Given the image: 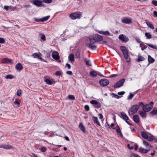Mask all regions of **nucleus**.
<instances>
[{"label":"nucleus","instance_id":"1","mask_svg":"<svg viewBox=\"0 0 157 157\" xmlns=\"http://www.w3.org/2000/svg\"><path fill=\"white\" fill-rule=\"evenodd\" d=\"M143 105V103L141 102L139 103L138 105H132L128 110L129 114L130 115H132L136 113L140 107Z\"/></svg>","mask_w":157,"mask_h":157},{"label":"nucleus","instance_id":"2","mask_svg":"<svg viewBox=\"0 0 157 157\" xmlns=\"http://www.w3.org/2000/svg\"><path fill=\"white\" fill-rule=\"evenodd\" d=\"M82 16V14L80 13L75 12L72 13L70 15V17L72 19H76L77 18H80Z\"/></svg>","mask_w":157,"mask_h":157},{"label":"nucleus","instance_id":"3","mask_svg":"<svg viewBox=\"0 0 157 157\" xmlns=\"http://www.w3.org/2000/svg\"><path fill=\"white\" fill-rule=\"evenodd\" d=\"M125 81V79L123 78L118 81L114 85V87L115 88H119L122 86Z\"/></svg>","mask_w":157,"mask_h":157},{"label":"nucleus","instance_id":"4","mask_svg":"<svg viewBox=\"0 0 157 157\" xmlns=\"http://www.w3.org/2000/svg\"><path fill=\"white\" fill-rule=\"evenodd\" d=\"M109 81L106 79H103L99 81L100 84L103 86H107L109 83Z\"/></svg>","mask_w":157,"mask_h":157},{"label":"nucleus","instance_id":"5","mask_svg":"<svg viewBox=\"0 0 157 157\" xmlns=\"http://www.w3.org/2000/svg\"><path fill=\"white\" fill-rule=\"evenodd\" d=\"M93 37L96 42L100 41L103 39V37L101 36L98 34L95 35Z\"/></svg>","mask_w":157,"mask_h":157},{"label":"nucleus","instance_id":"6","mask_svg":"<svg viewBox=\"0 0 157 157\" xmlns=\"http://www.w3.org/2000/svg\"><path fill=\"white\" fill-rule=\"evenodd\" d=\"M90 75L93 77H96L97 75L99 76L104 77V76L101 75L100 73L96 71H92L90 72Z\"/></svg>","mask_w":157,"mask_h":157},{"label":"nucleus","instance_id":"7","mask_svg":"<svg viewBox=\"0 0 157 157\" xmlns=\"http://www.w3.org/2000/svg\"><path fill=\"white\" fill-rule=\"evenodd\" d=\"M121 114L122 118L129 125H131V124L127 121L129 119V118L125 113L124 112H122L121 113Z\"/></svg>","mask_w":157,"mask_h":157},{"label":"nucleus","instance_id":"8","mask_svg":"<svg viewBox=\"0 0 157 157\" xmlns=\"http://www.w3.org/2000/svg\"><path fill=\"white\" fill-rule=\"evenodd\" d=\"M30 2L35 6H40L41 5L42 2L39 0H31Z\"/></svg>","mask_w":157,"mask_h":157},{"label":"nucleus","instance_id":"9","mask_svg":"<svg viewBox=\"0 0 157 157\" xmlns=\"http://www.w3.org/2000/svg\"><path fill=\"white\" fill-rule=\"evenodd\" d=\"M52 58L56 60H58L59 58L58 53L56 51L52 52Z\"/></svg>","mask_w":157,"mask_h":157},{"label":"nucleus","instance_id":"10","mask_svg":"<svg viewBox=\"0 0 157 157\" xmlns=\"http://www.w3.org/2000/svg\"><path fill=\"white\" fill-rule=\"evenodd\" d=\"M143 110L145 112L149 111L151 109V107L149 104L146 105L143 107Z\"/></svg>","mask_w":157,"mask_h":157},{"label":"nucleus","instance_id":"11","mask_svg":"<svg viewBox=\"0 0 157 157\" xmlns=\"http://www.w3.org/2000/svg\"><path fill=\"white\" fill-rule=\"evenodd\" d=\"M122 22L124 23L129 24L131 23L132 20L129 18L125 17L122 19Z\"/></svg>","mask_w":157,"mask_h":157},{"label":"nucleus","instance_id":"12","mask_svg":"<svg viewBox=\"0 0 157 157\" xmlns=\"http://www.w3.org/2000/svg\"><path fill=\"white\" fill-rule=\"evenodd\" d=\"M119 38L120 40L124 41H127L128 40V39L126 36L123 34L120 35L119 36Z\"/></svg>","mask_w":157,"mask_h":157},{"label":"nucleus","instance_id":"13","mask_svg":"<svg viewBox=\"0 0 157 157\" xmlns=\"http://www.w3.org/2000/svg\"><path fill=\"white\" fill-rule=\"evenodd\" d=\"M13 148V147L11 145H8L4 144L0 145V148H3L6 149H10Z\"/></svg>","mask_w":157,"mask_h":157},{"label":"nucleus","instance_id":"14","mask_svg":"<svg viewBox=\"0 0 157 157\" xmlns=\"http://www.w3.org/2000/svg\"><path fill=\"white\" fill-rule=\"evenodd\" d=\"M10 62L12 63H13V60L11 59H8L7 58H5L3 59V63H7Z\"/></svg>","mask_w":157,"mask_h":157},{"label":"nucleus","instance_id":"15","mask_svg":"<svg viewBox=\"0 0 157 157\" xmlns=\"http://www.w3.org/2000/svg\"><path fill=\"white\" fill-rule=\"evenodd\" d=\"M15 68L18 71H20L23 69V67L22 65L19 63L16 65Z\"/></svg>","mask_w":157,"mask_h":157},{"label":"nucleus","instance_id":"16","mask_svg":"<svg viewBox=\"0 0 157 157\" xmlns=\"http://www.w3.org/2000/svg\"><path fill=\"white\" fill-rule=\"evenodd\" d=\"M79 128H80V129L83 132H86L85 128L82 122H80L79 125Z\"/></svg>","mask_w":157,"mask_h":157},{"label":"nucleus","instance_id":"17","mask_svg":"<svg viewBox=\"0 0 157 157\" xmlns=\"http://www.w3.org/2000/svg\"><path fill=\"white\" fill-rule=\"evenodd\" d=\"M149 149H146L144 148L140 147L139 149V151L142 153H146L149 151Z\"/></svg>","mask_w":157,"mask_h":157},{"label":"nucleus","instance_id":"18","mask_svg":"<svg viewBox=\"0 0 157 157\" xmlns=\"http://www.w3.org/2000/svg\"><path fill=\"white\" fill-rule=\"evenodd\" d=\"M133 120L136 123H138L139 122V118L137 115H134L133 117Z\"/></svg>","mask_w":157,"mask_h":157},{"label":"nucleus","instance_id":"19","mask_svg":"<svg viewBox=\"0 0 157 157\" xmlns=\"http://www.w3.org/2000/svg\"><path fill=\"white\" fill-rule=\"evenodd\" d=\"M146 23L147 25L151 29H154V27L153 26V25L152 24L151 22H148V21H146Z\"/></svg>","mask_w":157,"mask_h":157},{"label":"nucleus","instance_id":"20","mask_svg":"<svg viewBox=\"0 0 157 157\" xmlns=\"http://www.w3.org/2000/svg\"><path fill=\"white\" fill-rule=\"evenodd\" d=\"M143 144L146 147L148 148H150L152 147L151 145L148 142L146 141L145 140L143 141Z\"/></svg>","mask_w":157,"mask_h":157},{"label":"nucleus","instance_id":"21","mask_svg":"<svg viewBox=\"0 0 157 157\" xmlns=\"http://www.w3.org/2000/svg\"><path fill=\"white\" fill-rule=\"evenodd\" d=\"M148 62L150 63H152L154 62L155 60V59L151 57L150 55H148Z\"/></svg>","mask_w":157,"mask_h":157},{"label":"nucleus","instance_id":"22","mask_svg":"<svg viewBox=\"0 0 157 157\" xmlns=\"http://www.w3.org/2000/svg\"><path fill=\"white\" fill-rule=\"evenodd\" d=\"M68 59L71 62H74V55L73 54H70L68 56Z\"/></svg>","mask_w":157,"mask_h":157},{"label":"nucleus","instance_id":"23","mask_svg":"<svg viewBox=\"0 0 157 157\" xmlns=\"http://www.w3.org/2000/svg\"><path fill=\"white\" fill-rule=\"evenodd\" d=\"M44 81L48 85H52L53 84V82L51 80L46 78H45Z\"/></svg>","mask_w":157,"mask_h":157},{"label":"nucleus","instance_id":"24","mask_svg":"<svg viewBox=\"0 0 157 157\" xmlns=\"http://www.w3.org/2000/svg\"><path fill=\"white\" fill-rule=\"evenodd\" d=\"M93 120L94 123H96L99 126L101 125L100 123L98 121V118L97 117H93Z\"/></svg>","mask_w":157,"mask_h":157},{"label":"nucleus","instance_id":"25","mask_svg":"<svg viewBox=\"0 0 157 157\" xmlns=\"http://www.w3.org/2000/svg\"><path fill=\"white\" fill-rule=\"evenodd\" d=\"M145 59V58L143 56L138 55V58L137 59V61L140 62L141 61H144Z\"/></svg>","mask_w":157,"mask_h":157},{"label":"nucleus","instance_id":"26","mask_svg":"<svg viewBox=\"0 0 157 157\" xmlns=\"http://www.w3.org/2000/svg\"><path fill=\"white\" fill-rule=\"evenodd\" d=\"M140 114L143 118H145L146 116V113L145 112L143 111H139Z\"/></svg>","mask_w":157,"mask_h":157},{"label":"nucleus","instance_id":"27","mask_svg":"<svg viewBox=\"0 0 157 157\" xmlns=\"http://www.w3.org/2000/svg\"><path fill=\"white\" fill-rule=\"evenodd\" d=\"M83 59L84 61L85 62H86V64L87 65L90 66H91V63L90 60H87V59L85 58H83Z\"/></svg>","mask_w":157,"mask_h":157},{"label":"nucleus","instance_id":"28","mask_svg":"<svg viewBox=\"0 0 157 157\" xmlns=\"http://www.w3.org/2000/svg\"><path fill=\"white\" fill-rule=\"evenodd\" d=\"M141 136L144 138L146 139L147 138L148 135L145 132H141Z\"/></svg>","mask_w":157,"mask_h":157},{"label":"nucleus","instance_id":"29","mask_svg":"<svg viewBox=\"0 0 157 157\" xmlns=\"http://www.w3.org/2000/svg\"><path fill=\"white\" fill-rule=\"evenodd\" d=\"M151 114L153 116L157 114V108H154L151 112Z\"/></svg>","mask_w":157,"mask_h":157},{"label":"nucleus","instance_id":"30","mask_svg":"<svg viewBox=\"0 0 157 157\" xmlns=\"http://www.w3.org/2000/svg\"><path fill=\"white\" fill-rule=\"evenodd\" d=\"M75 56L77 58H79L80 57V53L79 49H78L76 50L75 53Z\"/></svg>","mask_w":157,"mask_h":157},{"label":"nucleus","instance_id":"31","mask_svg":"<svg viewBox=\"0 0 157 157\" xmlns=\"http://www.w3.org/2000/svg\"><path fill=\"white\" fill-rule=\"evenodd\" d=\"M89 41H90V43L88 44H94L95 42L96 41H95L94 40V38L92 37V38H90L89 39Z\"/></svg>","mask_w":157,"mask_h":157},{"label":"nucleus","instance_id":"32","mask_svg":"<svg viewBox=\"0 0 157 157\" xmlns=\"http://www.w3.org/2000/svg\"><path fill=\"white\" fill-rule=\"evenodd\" d=\"M5 78L6 79H12L14 78V76L12 75H6Z\"/></svg>","mask_w":157,"mask_h":157},{"label":"nucleus","instance_id":"33","mask_svg":"<svg viewBox=\"0 0 157 157\" xmlns=\"http://www.w3.org/2000/svg\"><path fill=\"white\" fill-rule=\"evenodd\" d=\"M49 17H50V16H48L45 17H43L41 18V22H43L45 21H47Z\"/></svg>","mask_w":157,"mask_h":157},{"label":"nucleus","instance_id":"34","mask_svg":"<svg viewBox=\"0 0 157 157\" xmlns=\"http://www.w3.org/2000/svg\"><path fill=\"white\" fill-rule=\"evenodd\" d=\"M145 35L147 38L150 39L152 38L151 35L149 33H145Z\"/></svg>","mask_w":157,"mask_h":157},{"label":"nucleus","instance_id":"35","mask_svg":"<svg viewBox=\"0 0 157 157\" xmlns=\"http://www.w3.org/2000/svg\"><path fill=\"white\" fill-rule=\"evenodd\" d=\"M88 47L92 50H95L97 48V47L96 46L92 45L91 44H88Z\"/></svg>","mask_w":157,"mask_h":157},{"label":"nucleus","instance_id":"36","mask_svg":"<svg viewBox=\"0 0 157 157\" xmlns=\"http://www.w3.org/2000/svg\"><path fill=\"white\" fill-rule=\"evenodd\" d=\"M123 53L124 56V57H127L128 56V52L127 51V49L125 50L122 52Z\"/></svg>","mask_w":157,"mask_h":157},{"label":"nucleus","instance_id":"37","mask_svg":"<svg viewBox=\"0 0 157 157\" xmlns=\"http://www.w3.org/2000/svg\"><path fill=\"white\" fill-rule=\"evenodd\" d=\"M148 45L152 48L157 49V46L155 45H154L150 44H148Z\"/></svg>","mask_w":157,"mask_h":157},{"label":"nucleus","instance_id":"38","mask_svg":"<svg viewBox=\"0 0 157 157\" xmlns=\"http://www.w3.org/2000/svg\"><path fill=\"white\" fill-rule=\"evenodd\" d=\"M90 103L91 104L93 105H98V102L95 100H92L90 102Z\"/></svg>","mask_w":157,"mask_h":157},{"label":"nucleus","instance_id":"39","mask_svg":"<svg viewBox=\"0 0 157 157\" xmlns=\"http://www.w3.org/2000/svg\"><path fill=\"white\" fill-rule=\"evenodd\" d=\"M40 36L41 38V39L43 40H45V35L43 34H40Z\"/></svg>","mask_w":157,"mask_h":157},{"label":"nucleus","instance_id":"40","mask_svg":"<svg viewBox=\"0 0 157 157\" xmlns=\"http://www.w3.org/2000/svg\"><path fill=\"white\" fill-rule=\"evenodd\" d=\"M131 157H140L139 155L132 153L131 155Z\"/></svg>","mask_w":157,"mask_h":157},{"label":"nucleus","instance_id":"41","mask_svg":"<svg viewBox=\"0 0 157 157\" xmlns=\"http://www.w3.org/2000/svg\"><path fill=\"white\" fill-rule=\"evenodd\" d=\"M52 1V0H43V2L46 3H50Z\"/></svg>","mask_w":157,"mask_h":157},{"label":"nucleus","instance_id":"42","mask_svg":"<svg viewBox=\"0 0 157 157\" xmlns=\"http://www.w3.org/2000/svg\"><path fill=\"white\" fill-rule=\"evenodd\" d=\"M68 98L70 99L74 100L75 99V97L73 95H70L68 96Z\"/></svg>","mask_w":157,"mask_h":157},{"label":"nucleus","instance_id":"43","mask_svg":"<svg viewBox=\"0 0 157 157\" xmlns=\"http://www.w3.org/2000/svg\"><path fill=\"white\" fill-rule=\"evenodd\" d=\"M116 131L119 135L121 136H123V135L120 129L118 130H116Z\"/></svg>","mask_w":157,"mask_h":157},{"label":"nucleus","instance_id":"44","mask_svg":"<svg viewBox=\"0 0 157 157\" xmlns=\"http://www.w3.org/2000/svg\"><path fill=\"white\" fill-rule=\"evenodd\" d=\"M17 95L18 96H20L21 94V90H18L17 91Z\"/></svg>","mask_w":157,"mask_h":157},{"label":"nucleus","instance_id":"45","mask_svg":"<svg viewBox=\"0 0 157 157\" xmlns=\"http://www.w3.org/2000/svg\"><path fill=\"white\" fill-rule=\"evenodd\" d=\"M134 94H133L131 93H130V95H129V96L128 97V99L129 100L132 99V98L134 97Z\"/></svg>","mask_w":157,"mask_h":157},{"label":"nucleus","instance_id":"46","mask_svg":"<svg viewBox=\"0 0 157 157\" xmlns=\"http://www.w3.org/2000/svg\"><path fill=\"white\" fill-rule=\"evenodd\" d=\"M110 33L108 31H106L103 32V35L105 36L110 35Z\"/></svg>","mask_w":157,"mask_h":157},{"label":"nucleus","instance_id":"47","mask_svg":"<svg viewBox=\"0 0 157 157\" xmlns=\"http://www.w3.org/2000/svg\"><path fill=\"white\" fill-rule=\"evenodd\" d=\"M152 4L155 6H157V1L156 0H152L151 2Z\"/></svg>","mask_w":157,"mask_h":157},{"label":"nucleus","instance_id":"48","mask_svg":"<svg viewBox=\"0 0 157 157\" xmlns=\"http://www.w3.org/2000/svg\"><path fill=\"white\" fill-rule=\"evenodd\" d=\"M62 73L61 72L58 71L56 72L55 75L57 76H60L62 74Z\"/></svg>","mask_w":157,"mask_h":157},{"label":"nucleus","instance_id":"49","mask_svg":"<svg viewBox=\"0 0 157 157\" xmlns=\"http://www.w3.org/2000/svg\"><path fill=\"white\" fill-rule=\"evenodd\" d=\"M5 42V40L3 38H0V43L3 44Z\"/></svg>","mask_w":157,"mask_h":157},{"label":"nucleus","instance_id":"50","mask_svg":"<svg viewBox=\"0 0 157 157\" xmlns=\"http://www.w3.org/2000/svg\"><path fill=\"white\" fill-rule=\"evenodd\" d=\"M47 150L46 148L44 147H43L41 148V151L43 152H45Z\"/></svg>","mask_w":157,"mask_h":157},{"label":"nucleus","instance_id":"51","mask_svg":"<svg viewBox=\"0 0 157 157\" xmlns=\"http://www.w3.org/2000/svg\"><path fill=\"white\" fill-rule=\"evenodd\" d=\"M14 103L15 105H17V106H19L20 105V102L17 101V100H16L14 101Z\"/></svg>","mask_w":157,"mask_h":157},{"label":"nucleus","instance_id":"52","mask_svg":"<svg viewBox=\"0 0 157 157\" xmlns=\"http://www.w3.org/2000/svg\"><path fill=\"white\" fill-rule=\"evenodd\" d=\"M34 20L36 21V22H41V19H38L37 18H35L34 19Z\"/></svg>","mask_w":157,"mask_h":157},{"label":"nucleus","instance_id":"53","mask_svg":"<svg viewBox=\"0 0 157 157\" xmlns=\"http://www.w3.org/2000/svg\"><path fill=\"white\" fill-rule=\"evenodd\" d=\"M39 54H38L37 53H35L33 54L32 56L34 58H36V57H37L39 55Z\"/></svg>","mask_w":157,"mask_h":157},{"label":"nucleus","instance_id":"54","mask_svg":"<svg viewBox=\"0 0 157 157\" xmlns=\"http://www.w3.org/2000/svg\"><path fill=\"white\" fill-rule=\"evenodd\" d=\"M85 108L86 111H88L90 109L88 105H86L85 106Z\"/></svg>","mask_w":157,"mask_h":157},{"label":"nucleus","instance_id":"55","mask_svg":"<svg viewBox=\"0 0 157 157\" xmlns=\"http://www.w3.org/2000/svg\"><path fill=\"white\" fill-rule=\"evenodd\" d=\"M135 39L137 41V42L138 43H140L141 42L140 40L139 37H136Z\"/></svg>","mask_w":157,"mask_h":157},{"label":"nucleus","instance_id":"56","mask_svg":"<svg viewBox=\"0 0 157 157\" xmlns=\"http://www.w3.org/2000/svg\"><path fill=\"white\" fill-rule=\"evenodd\" d=\"M126 49H127L126 47L124 46H121V49L122 52L125 50H126Z\"/></svg>","mask_w":157,"mask_h":157},{"label":"nucleus","instance_id":"57","mask_svg":"<svg viewBox=\"0 0 157 157\" xmlns=\"http://www.w3.org/2000/svg\"><path fill=\"white\" fill-rule=\"evenodd\" d=\"M112 95L113 96V97H114L116 98H118L119 96L117 94H114V93H112Z\"/></svg>","mask_w":157,"mask_h":157},{"label":"nucleus","instance_id":"58","mask_svg":"<svg viewBox=\"0 0 157 157\" xmlns=\"http://www.w3.org/2000/svg\"><path fill=\"white\" fill-rule=\"evenodd\" d=\"M124 93L125 92L124 91H121L118 92V94L119 95H123L124 94Z\"/></svg>","mask_w":157,"mask_h":157},{"label":"nucleus","instance_id":"59","mask_svg":"<svg viewBox=\"0 0 157 157\" xmlns=\"http://www.w3.org/2000/svg\"><path fill=\"white\" fill-rule=\"evenodd\" d=\"M127 147L129 149H132L134 148V147L133 146L131 147L130 145L129 144H128Z\"/></svg>","mask_w":157,"mask_h":157},{"label":"nucleus","instance_id":"60","mask_svg":"<svg viewBox=\"0 0 157 157\" xmlns=\"http://www.w3.org/2000/svg\"><path fill=\"white\" fill-rule=\"evenodd\" d=\"M147 139V140H149V141H151L153 140V139L151 137H149L148 136L147 138V139Z\"/></svg>","mask_w":157,"mask_h":157},{"label":"nucleus","instance_id":"61","mask_svg":"<svg viewBox=\"0 0 157 157\" xmlns=\"http://www.w3.org/2000/svg\"><path fill=\"white\" fill-rule=\"evenodd\" d=\"M66 73L67 74L71 75L72 74V72L71 71H67L66 72Z\"/></svg>","mask_w":157,"mask_h":157},{"label":"nucleus","instance_id":"62","mask_svg":"<svg viewBox=\"0 0 157 157\" xmlns=\"http://www.w3.org/2000/svg\"><path fill=\"white\" fill-rule=\"evenodd\" d=\"M153 16L154 17H157V12L154 11L153 13Z\"/></svg>","mask_w":157,"mask_h":157},{"label":"nucleus","instance_id":"63","mask_svg":"<svg viewBox=\"0 0 157 157\" xmlns=\"http://www.w3.org/2000/svg\"><path fill=\"white\" fill-rule=\"evenodd\" d=\"M105 127L107 128H109V124L107 122H106L105 124Z\"/></svg>","mask_w":157,"mask_h":157},{"label":"nucleus","instance_id":"64","mask_svg":"<svg viewBox=\"0 0 157 157\" xmlns=\"http://www.w3.org/2000/svg\"><path fill=\"white\" fill-rule=\"evenodd\" d=\"M66 66L67 67L68 69H70L71 67V65L67 63L66 64Z\"/></svg>","mask_w":157,"mask_h":157}]
</instances>
